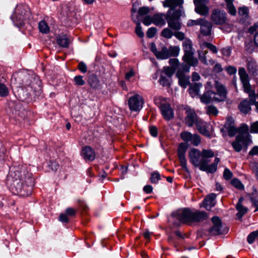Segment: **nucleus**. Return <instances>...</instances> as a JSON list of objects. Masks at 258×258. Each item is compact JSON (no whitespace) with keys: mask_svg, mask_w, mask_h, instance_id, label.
<instances>
[{"mask_svg":"<svg viewBox=\"0 0 258 258\" xmlns=\"http://www.w3.org/2000/svg\"><path fill=\"white\" fill-rule=\"evenodd\" d=\"M134 22L136 24V33L137 35L140 38H143L144 36V32L142 30V27L141 26V24L138 20V18H136V19L134 20Z\"/></svg>","mask_w":258,"mask_h":258,"instance_id":"35","label":"nucleus"},{"mask_svg":"<svg viewBox=\"0 0 258 258\" xmlns=\"http://www.w3.org/2000/svg\"><path fill=\"white\" fill-rule=\"evenodd\" d=\"M194 4L196 6L195 11L203 16H206L208 14L209 9L204 4V0H194Z\"/></svg>","mask_w":258,"mask_h":258,"instance_id":"21","label":"nucleus"},{"mask_svg":"<svg viewBox=\"0 0 258 258\" xmlns=\"http://www.w3.org/2000/svg\"><path fill=\"white\" fill-rule=\"evenodd\" d=\"M200 99L202 103L208 104L212 102H218L216 100L217 96L216 93L212 91H207L202 95L200 96Z\"/></svg>","mask_w":258,"mask_h":258,"instance_id":"18","label":"nucleus"},{"mask_svg":"<svg viewBox=\"0 0 258 258\" xmlns=\"http://www.w3.org/2000/svg\"><path fill=\"white\" fill-rule=\"evenodd\" d=\"M180 49L178 46H170L168 49L169 57L177 56L179 54Z\"/></svg>","mask_w":258,"mask_h":258,"instance_id":"39","label":"nucleus"},{"mask_svg":"<svg viewBox=\"0 0 258 258\" xmlns=\"http://www.w3.org/2000/svg\"><path fill=\"white\" fill-rule=\"evenodd\" d=\"M176 76L178 79V83L181 87L185 88L187 86L190 84L189 77L185 75V74H181L180 72H177Z\"/></svg>","mask_w":258,"mask_h":258,"instance_id":"26","label":"nucleus"},{"mask_svg":"<svg viewBox=\"0 0 258 258\" xmlns=\"http://www.w3.org/2000/svg\"><path fill=\"white\" fill-rule=\"evenodd\" d=\"M258 236V230L251 232L247 236V240L249 244H252Z\"/></svg>","mask_w":258,"mask_h":258,"instance_id":"44","label":"nucleus"},{"mask_svg":"<svg viewBox=\"0 0 258 258\" xmlns=\"http://www.w3.org/2000/svg\"><path fill=\"white\" fill-rule=\"evenodd\" d=\"M214 156V152L211 149H203L200 151L198 149L194 148L188 153L190 162L195 167H198L200 170L203 161L213 158Z\"/></svg>","mask_w":258,"mask_h":258,"instance_id":"3","label":"nucleus"},{"mask_svg":"<svg viewBox=\"0 0 258 258\" xmlns=\"http://www.w3.org/2000/svg\"><path fill=\"white\" fill-rule=\"evenodd\" d=\"M226 129L228 132L229 136L231 137L234 136L238 132L237 128L235 127V126H233Z\"/></svg>","mask_w":258,"mask_h":258,"instance_id":"53","label":"nucleus"},{"mask_svg":"<svg viewBox=\"0 0 258 258\" xmlns=\"http://www.w3.org/2000/svg\"><path fill=\"white\" fill-rule=\"evenodd\" d=\"M168 49L166 47H163L160 51H158L155 56L158 59H167L169 57Z\"/></svg>","mask_w":258,"mask_h":258,"instance_id":"34","label":"nucleus"},{"mask_svg":"<svg viewBox=\"0 0 258 258\" xmlns=\"http://www.w3.org/2000/svg\"><path fill=\"white\" fill-rule=\"evenodd\" d=\"M226 6L228 13L232 16H235L236 14V10L233 4L229 3Z\"/></svg>","mask_w":258,"mask_h":258,"instance_id":"56","label":"nucleus"},{"mask_svg":"<svg viewBox=\"0 0 258 258\" xmlns=\"http://www.w3.org/2000/svg\"><path fill=\"white\" fill-rule=\"evenodd\" d=\"M30 13V9L27 6L17 5L11 18L14 22H19V25H22L24 21L29 16Z\"/></svg>","mask_w":258,"mask_h":258,"instance_id":"6","label":"nucleus"},{"mask_svg":"<svg viewBox=\"0 0 258 258\" xmlns=\"http://www.w3.org/2000/svg\"><path fill=\"white\" fill-rule=\"evenodd\" d=\"M212 24L205 19L203 20L201 25L200 31L205 36H209L211 33Z\"/></svg>","mask_w":258,"mask_h":258,"instance_id":"25","label":"nucleus"},{"mask_svg":"<svg viewBox=\"0 0 258 258\" xmlns=\"http://www.w3.org/2000/svg\"><path fill=\"white\" fill-rule=\"evenodd\" d=\"M186 117L185 118L186 124L189 127H191L194 124H197V122L199 121L195 111L190 108L186 109Z\"/></svg>","mask_w":258,"mask_h":258,"instance_id":"19","label":"nucleus"},{"mask_svg":"<svg viewBox=\"0 0 258 258\" xmlns=\"http://www.w3.org/2000/svg\"><path fill=\"white\" fill-rule=\"evenodd\" d=\"M221 53L224 56L228 57L230 56L231 53V49L230 47L227 46L224 47L221 50Z\"/></svg>","mask_w":258,"mask_h":258,"instance_id":"57","label":"nucleus"},{"mask_svg":"<svg viewBox=\"0 0 258 258\" xmlns=\"http://www.w3.org/2000/svg\"><path fill=\"white\" fill-rule=\"evenodd\" d=\"M187 149V145L185 143L180 144L177 150V154L181 166L185 171L187 172L188 168L186 166V160L185 157Z\"/></svg>","mask_w":258,"mask_h":258,"instance_id":"13","label":"nucleus"},{"mask_svg":"<svg viewBox=\"0 0 258 258\" xmlns=\"http://www.w3.org/2000/svg\"><path fill=\"white\" fill-rule=\"evenodd\" d=\"M208 50H203L198 51L199 60L201 62L206 66H212L215 64V60L210 58L208 55Z\"/></svg>","mask_w":258,"mask_h":258,"instance_id":"20","label":"nucleus"},{"mask_svg":"<svg viewBox=\"0 0 258 258\" xmlns=\"http://www.w3.org/2000/svg\"><path fill=\"white\" fill-rule=\"evenodd\" d=\"M234 126V120L233 117L229 116L227 118L226 121L224 125L225 128H229L230 127Z\"/></svg>","mask_w":258,"mask_h":258,"instance_id":"59","label":"nucleus"},{"mask_svg":"<svg viewBox=\"0 0 258 258\" xmlns=\"http://www.w3.org/2000/svg\"><path fill=\"white\" fill-rule=\"evenodd\" d=\"M78 68L83 73H85L87 71V66L83 61H81L79 63Z\"/></svg>","mask_w":258,"mask_h":258,"instance_id":"64","label":"nucleus"},{"mask_svg":"<svg viewBox=\"0 0 258 258\" xmlns=\"http://www.w3.org/2000/svg\"><path fill=\"white\" fill-rule=\"evenodd\" d=\"M206 112L209 115L216 116L219 113V111L214 105H209L206 107Z\"/></svg>","mask_w":258,"mask_h":258,"instance_id":"40","label":"nucleus"},{"mask_svg":"<svg viewBox=\"0 0 258 258\" xmlns=\"http://www.w3.org/2000/svg\"><path fill=\"white\" fill-rule=\"evenodd\" d=\"M160 109L165 120H169L174 118V111L170 104L167 103L161 104Z\"/></svg>","mask_w":258,"mask_h":258,"instance_id":"15","label":"nucleus"},{"mask_svg":"<svg viewBox=\"0 0 258 258\" xmlns=\"http://www.w3.org/2000/svg\"><path fill=\"white\" fill-rule=\"evenodd\" d=\"M8 87L4 84L0 83V96L5 97L9 95Z\"/></svg>","mask_w":258,"mask_h":258,"instance_id":"46","label":"nucleus"},{"mask_svg":"<svg viewBox=\"0 0 258 258\" xmlns=\"http://www.w3.org/2000/svg\"><path fill=\"white\" fill-rule=\"evenodd\" d=\"M150 12V10L148 7H141L138 11V16L136 18H138L140 16H143L144 15H147Z\"/></svg>","mask_w":258,"mask_h":258,"instance_id":"50","label":"nucleus"},{"mask_svg":"<svg viewBox=\"0 0 258 258\" xmlns=\"http://www.w3.org/2000/svg\"><path fill=\"white\" fill-rule=\"evenodd\" d=\"M71 40L67 35H58L56 37V43L60 47L68 48Z\"/></svg>","mask_w":258,"mask_h":258,"instance_id":"27","label":"nucleus"},{"mask_svg":"<svg viewBox=\"0 0 258 258\" xmlns=\"http://www.w3.org/2000/svg\"><path fill=\"white\" fill-rule=\"evenodd\" d=\"M190 66V65H189L187 63H186V64L182 63L179 66V68L177 72H180L181 74H184L186 72H188L189 71Z\"/></svg>","mask_w":258,"mask_h":258,"instance_id":"48","label":"nucleus"},{"mask_svg":"<svg viewBox=\"0 0 258 258\" xmlns=\"http://www.w3.org/2000/svg\"><path fill=\"white\" fill-rule=\"evenodd\" d=\"M144 100L141 96L136 94L131 96L128 100V105L130 110L137 111L143 107Z\"/></svg>","mask_w":258,"mask_h":258,"instance_id":"11","label":"nucleus"},{"mask_svg":"<svg viewBox=\"0 0 258 258\" xmlns=\"http://www.w3.org/2000/svg\"><path fill=\"white\" fill-rule=\"evenodd\" d=\"M211 20L216 25H223L227 21V14L223 10H214L211 14Z\"/></svg>","mask_w":258,"mask_h":258,"instance_id":"10","label":"nucleus"},{"mask_svg":"<svg viewBox=\"0 0 258 258\" xmlns=\"http://www.w3.org/2000/svg\"><path fill=\"white\" fill-rule=\"evenodd\" d=\"M171 216L174 220L173 224L176 226H179L180 223L200 222L206 220L208 217L205 212L201 211L194 212L187 208L178 210L172 213Z\"/></svg>","mask_w":258,"mask_h":258,"instance_id":"2","label":"nucleus"},{"mask_svg":"<svg viewBox=\"0 0 258 258\" xmlns=\"http://www.w3.org/2000/svg\"><path fill=\"white\" fill-rule=\"evenodd\" d=\"M192 135L188 132H182L180 134V137L183 141L188 142L191 141Z\"/></svg>","mask_w":258,"mask_h":258,"instance_id":"43","label":"nucleus"},{"mask_svg":"<svg viewBox=\"0 0 258 258\" xmlns=\"http://www.w3.org/2000/svg\"><path fill=\"white\" fill-rule=\"evenodd\" d=\"M212 222L213 226L208 230L209 232L212 235H218L223 233L221 219L217 216L212 217Z\"/></svg>","mask_w":258,"mask_h":258,"instance_id":"12","label":"nucleus"},{"mask_svg":"<svg viewBox=\"0 0 258 258\" xmlns=\"http://www.w3.org/2000/svg\"><path fill=\"white\" fill-rule=\"evenodd\" d=\"M203 20V19H199L196 20H189L187 23V25L188 26H192L194 25L201 26Z\"/></svg>","mask_w":258,"mask_h":258,"instance_id":"54","label":"nucleus"},{"mask_svg":"<svg viewBox=\"0 0 258 258\" xmlns=\"http://www.w3.org/2000/svg\"><path fill=\"white\" fill-rule=\"evenodd\" d=\"M238 131L239 133V135H247L248 138H250V136L248 134V126L244 124L241 126L239 128H238Z\"/></svg>","mask_w":258,"mask_h":258,"instance_id":"49","label":"nucleus"},{"mask_svg":"<svg viewBox=\"0 0 258 258\" xmlns=\"http://www.w3.org/2000/svg\"><path fill=\"white\" fill-rule=\"evenodd\" d=\"M173 30H174L173 29ZM161 35L164 38L170 39L174 35V33L171 30V28L169 27V28H166L163 29L161 32Z\"/></svg>","mask_w":258,"mask_h":258,"instance_id":"37","label":"nucleus"},{"mask_svg":"<svg viewBox=\"0 0 258 258\" xmlns=\"http://www.w3.org/2000/svg\"><path fill=\"white\" fill-rule=\"evenodd\" d=\"M250 202L252 203V206L255 208L254 212L258 211V200H256L253 196V194H249L247 195Z\"/></svg>","mask_w":258,"mask_h":258,"instance_id":"47","label":"nucleus"},{"mask_svg":"<svg viewBox=\"0 0 258 258\" xmlns=\"http://www.w3.org/2000/svg\"><path fill=\"white\" fill-rule=\"evenodd\" d=\"M223 177L225 179L228 180L232 177V173L228 168H225L223 172Z\"/></svg>","mask_w":258,"mask_h":258,"instance_id":"61","label":"nucleus"},{"mask_svg":"<svg viewBox=\"0 0 258 258\" xmlns=\"http://www.w3.org/2000/svg\"><path fill=\"white\" fill-rule=\"evenodd\" d=\"M18 79H21L22 82L20 83L25 87H30L31 88L35 89V84H38L40 82L38 78L34 77L28 74H20L17 76Z\"/></svg>","mask_w":258,"mask_h":258,"instance_id":"9","label":"nucleus"},{"mask_svg":"<svg viewBox=\"0 0 258 258\" xmlns=\"http://www.w3.org/2000/svg\"><path fill=\"white\" fill-rule=\"evenodd\" d=\"M74 84L76 86H83L85 81L83 80V77L81 75L76 76L74 78Z\"/></svg>","mask_w":258,"mask_h":258,"instance_id":"45","label":"nucleus"},{"mask_svg":"<svg viewBox=\"0 0 258 258\" xmlns=\"http://www.w3.org/2000/svg\"><path fill=\"white\" fill-rule=\"evenodd\" d=\"M217 195L215 194L212 193L208 195L203 201L204 207L207 210H210L216 204V198Z\"/></svg>","mask_w":258,"mask_h":258,"instance_id":"24","label":"nucleus"},{"mask_svg":"<svg viewBox=\"0 0 258 258\" xmlns=\"http://www.w3.org/2000/svg\"><path fill=\"white\" fill-rule=\"evenodd\" d=\"M6 183L10 190L14 194H23L22 190L25 186L19 171H11L7 176Z\"/></svg>","mask_w":258,"mask_h":258,"instance_id":"4","label":"nucleus"},{"mask_svg":"<svg viewBox=\"0 0 258 258\" xmlns=\"http://www.w3.org/2000/svg\"><path fill=\"white\" fill-rule=\"evenodd\" d=\"M211 160L208 158L207 160L203 161V165L200 166V170L206 171L207 173H213L215 172L217 169V166L213 163L209 165Z\"/></svg>","mask_w":258,"mask_h":258,"instance_id":"23","label":"nucleus"},{"mask_svg":"<svg viewBox=\"0 0 258 258\" xmlns=\"http://www.w3.org/2000/svg\"><path fill=\"white\" fill-rule=\"evenodd\" d=\"M88 83L90 86L93 89H98L100 88V81L96 75H90L88 78Z\"/></svg>","mask_w":258,"mask_h":258,"instance_id":"30","label":"nucleus"},{"mask_svg":"<svg viewBox=\"0 0 258 258\" xmlns=\"http://www.w3.org/2000/svg\"><path fill=\"white\" fill-rule=\"evenodd\" d=\"M240 79L243 85L244 91L247 93H251V86L249 82L248 76L244 68H240L238 70Z\"/></svg>","mask_w":258,"mask_h":258,"instance_id":"14","label":"nucleus"},{"mask_svg":"<svg viewBox=\"0 0 258 258\" xmlns=\"http://www.w3.org/2000/svg\"><path fill=\"white\" fill-rule=\"evenodd\" d=\"M166 20L168 23L167 13H157L153 15V24L157 26L162 27L166 24Z\"/></svg>","mask_w":258,"mask_h":258,"instance_id":"22","label":"nucleus"},{"mask_svg":"<svg viewBox=\"0 0 258 258\" xmlns=\"http://www.w3.org/2000/svg\"><path fill=\"white\" fill-rule=\"evenodd\" d=\"M183 0H165L163 6L170 9L167 12L168 17V26L175 30H179L182 27L180 18L184 13L182 6Z\"/></svg>","mask_w":258,"mask_h":258,"instance_id":"1","label":"nucleus"},{"mask_svg":"<svg viewBox=\"0 0 258 258\" xmlns=\"http://www.w3.org/2000/svg\"><path fill=\"white\" fill-rule=\"evenodd\" d=\"M207 123L201 119L197 122V127L199 132L205 136L210 137V132L207 130Z\"/></svg>","mask_w":258,"mask_h":258,"instance_id":"28","label":"nucleus"},{"mask_svg":"<svg viewBox=\"0 0 258 258\" xmlns=\"http://www.w3.org/2000/svg\"><path fill=\"white\" fill-rule=\"evenodd\" d=\"M249 94V102L250 103L251 105L255 104V103L256 102L255 101L256 98H255V94L254 93V91H252L251 93H248Z\"/></svg>","mask_w":258,"mask_h":258,"instance_id":"62","label":"nucleus"},{"mask_svg":"<svg viewBox=\"0 0 258 258\" xmlns=\"http://www.w3.org/2000/svg\"><path fill=\"white\" fill-rule=\"evenodd\" d=\"M81 154V156L86 161H92L96 157L94 150L88 146L82 148Z\"/></svg>","mask_w":258,"mask_h":258,"instance_id":"17","label":"nucleus"},{"mask_svg":"<svg viewBox=\"0 0 258 258\" xmlns=\"http://www.w3.org/2000/svg\"><path fill=\"white\" fill-rule=\"evenodd\" d=\"M250 105L248 100L245 99L240 103L238 108L241 112L247 114L251 110Z\"/></svg>","mask_w":258,"mask_h":258,"instance_id":"32","label":"nucleus"},{"mask_svg":"<svg viewBox=\"0 0 258 258\" xmlns=\"http://www.w3.org/2000/svg\"><path fill=\"white\" fill-rule=\"evenodd\" d=\"M38 27L39 31L42 33L46 34L49 31V28L45 21H41L39 23Z\"/></svg>","mask_w":258,"mask_h":258,"instance_id":"36","label":"nucleus"},{"mask_svg":"<svg viewBox=\"0 0 258 258\" xmlns=\"http://www.w3.org/2000/svg\"><path fill=\"white\" fill-rule=\"evenodd\" d=\"M243 200V198L242 197L239 198L236 206V209L238 212L236 216L238 219H241L242 216L247 213L248 210V209L244 207L242 204Z\"/></svg>","mask_w":258,"mask_h":258,"instance_id":"29","label":"nucleus"},{"mask_svg":"<svg viewBox=\"0 0 258 258\" xmlns=\"http://www.w3.org/2000/svg\"><path fill=\"white\" fill-rule=\"evenodd\" d=\"M251 143V139L246 135H238L236 136L235 141L231 145L236 152L241 151L242 147L247 148V147Z\"/></svg>","mask_w":258,"mask_h":258,"instance_id":"8","label":"nucleus"},{"mask_svg":"<svg viewBox=\"0 0 258 258\" xmlns=\"http://www.w3.org/2000/svg\"><path fill=\"white\" fill-rule=\"evenodd\" d=\"M161 176L159 172L155 171L151 174L150 181L152 183H157L159 180H161Z\"/></svg>","mask_w":258,"mask_h":258,"instance_id":"41","label":"nucleus"},{"mask_svg":"<svg viewBox=\"0 0 258 258\" xmlns=\"http://www.w3.org/2000/svg\"><path fill=\"white\" fill-rule=\"evenodd\" d=\"M247 68L250 75L253 76H256L257 75V66L255 62L252 61H248Z\"/></svg>","mask_w":258,"mask_h":258,"instance_id":"33","label":"nucleus"},{"mask_svg":"<svg viewBox=\"0 0 258 258\" xmlns=\"http://www.w3.org/2000/svg\"><path fill=\"white\" fill-rule=\"evenodd\" d=\"M175 70L169 67H164L160 74L159 83L163 86H169L172 82V77Z\"/></svg>","mask_w":258,"mask_h":258,"instance_id":"7","label":"nucleus"},{"mask_svg":"<svg viewBox=\"0 0 258 258\" xmlns=\"http://www.w3.org/2000/svg\"><path fill=\"white\" fill-rule=\"evenodd\" d=\"M202 85L201 83H194L190 84L188 89V92L189 94L192 97L198 95L200 89L202 87Z\"/></svg>","mask_w":258,"mask_h":258,"instance_id":"31","label":"nucleus"},{"mask_svg":"<svg viewBox=\"0 0 258 258\" xmlns=\"http://www.w3.org/2000/svg\"><path fill=\"white\" fill-rule=\"evenodd\" d=\"M183 49L184 52L183 56V60L192 67L197 66L199 63L198 59L194 57V51L193 50L191 42L186 40L183 43Z\"/></svg>","mask_w":258,"mask_h":258,"instance_id":"5","label":"nucleus"},{"mask_svg":"<svg viewBox=\"0 0 258 258\" xmlns=\"http://www.w3.org/2000/svg\"><path fill=\"white\" fill-rule=\"evenodd\" d=\"M238 13L242 18L246 19L248 17V9L245 6L240 7L238 8Z\"/></svg>","mask_w":258,"mask_h":258,"instance_id":"38","label":"nucleus"},{"mask_svg":"<svg viewBox=\"0 0 258 258\" xmlns=\"http://www.w3.org/2000/svg\"><path fill=\"white\" fill-rule=\"evenodd\" d=\"M231 184L239 190L244 189V185L242 183L241 181L237 178H234L231 181Z\"/></svg>","mask_w":258,"mask_h":258,"instance_id":"42","label":"nucleus"},{"mask_svg":"<svg viewBox=\"0 0 258 258\" xmlns=\"http://www.w3.org/2000/svg\"><path fill=\"white\" fill-rule=\"evenodd\" d=\"M204 45L209 49L213 53H217L218 52V49L216 46L213 44L209 42H204Z\"/></svg>","mask_w":258,"mask_h":258,"instance_id":"51","label":"nucleus"},{"mask_svg":"<svg viewBox=\"0 0 258 258\" xmlns=\"http://www.w3.org/2000/svg\"><path fill=\"white\" fill-rule=\"evenodd\" d=\"M143 23L146 26H149L151 23H153V16L152 17L149 15L145 16L143 20Z\"/></svg>","mask_w":258,"mask_h":258,"instance_id":"60","label":"nucleus"},{"mask_svg":"<svg viewBox=\"0 0 258 258\" xmlns=\"http://www.w3.org/2000/svg\"><path fill=\"white\" fill-rule=\"evenodd\" d=\"M157 32V29L155 27H151L148 29L147 32V36L148 38H152L155 36Z\"/></svg>","mask_w":258,"mask_h":258,"instance_id":"55","label":"nucleus"},{"mask_svg":"<svg viewBox=\"0 0 258 258\" xmlns=\"http://www.w3.org/2000/svg\"><path fill=\"white\" fill-rule=\"evenodd\" d=\"M169 63L171 67L170 68H173L176 71V68L179 66V61L177 58H170L169 60Z\"/></svg>","mask_w":258,"mask_h":258,"instance_id":"58","label":"nucleus"},{"mask_svg":"<svg viewBox=\"0 0 258 258\" xmlns=\"http://www.w3.org/2000/svg\"><path fill=\"white\" fill-rule=\"evenodd\" d=\"M215 88L217 90V96L218 102L224 101L227 96V90L225 86L223 85L221 83L215 81Z\"/></svg>","mask_w":258,"mask_h":258,"instance_id":"16","label":"nucleus"},{"mask_svg":"<svg viewBox=\"0 0 258 258\" xmlns=\"http://www.w3.org/2000/svg\"><path fill=\"white\" fill-rule=\"evenodd\" d=\"M191 143L195 146H198L201 143V139L200 136L197 134H194L192 136Z\"/></svg>","mask_w":258,"mask_h":258,"instance_id":"52","label":"nucleus"},{"mask_svg":"<svg viewBox=\"0 0 258 258\" xmlns=\"http://www.w3.org/2000/svg\"><path fill=\"white\" fill-rule=\"evenodd\" d=\"M176 31L174 33V36L179 40H183L185 38L184 34L179 30H176Z\"/></svg>","mask_w":258,"mask_h":258,"instance_id":"63","label":"nucleus"}]
</instances>
